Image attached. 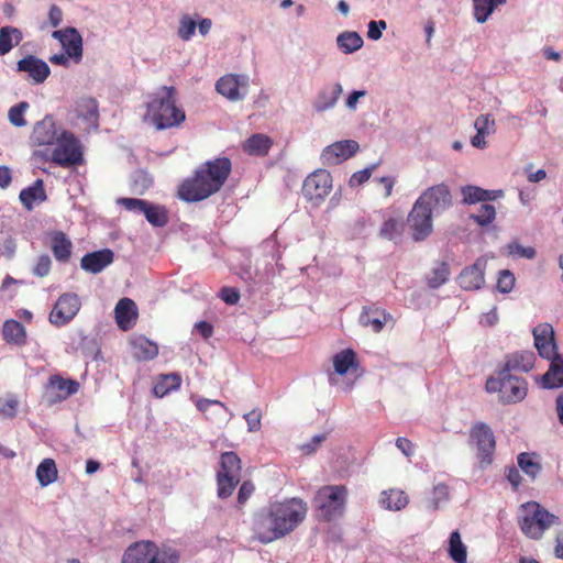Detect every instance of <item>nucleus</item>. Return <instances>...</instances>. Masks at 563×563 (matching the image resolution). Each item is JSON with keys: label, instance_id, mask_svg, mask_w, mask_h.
<instances>
[{"label": "nucleus", "instance_id": "obj_8", "mask_svg": "<svg viewBox=\"0 0 563 563\" xmlns=\"http://www.w3.org/2000/svg\"><path fill=\"white\" fill-rule=\"evenodd\" d=\"M347 489L344 485H325L318 489L314 504L319 516L324 521H331L343 515L346 504Z\"/></svg>", "mask_w": 563, "mask_h": 563}, {"label": "nucleus", "instance_id": "obj_2", "mask_svg": "<svg viewBox=\"0 0 563 563\" xmlns=\"http://www.w3.org/2000/svg\"><path fill=\"white\" fill-rule=\"evenodd\" d=\"M231 170L232 163L229 157L222 156L207 161L191 177L180 184L177 195L186 202L202 201L223 187Z\"/></svg>", "mask_w": 563, "mask_h": 563}, {"label": "nucleus", "instance_id": "obj_63", "mask_svg": "<svg viewBox=\"0 0 563 563\" xmlns=\"http://www.w3.org/2000/svg\"><path fill=\"white\" fill-rule=\"evenodd\" d=\"M396 446L406 455L411 456L413 454V443L407 438H398L396 440Z\"/></svg>", "mask_w": 563, "mask_h": 563}, {"label": "nucleus", "instance_id": "obj_24", "mask_svg": "<svg viewBox=\"0 0 563 563\" xmlns=\"http://www.w3.org/2000/svg\"><path fill=\"white\" fill-rule=\"evenodd\" d=\"M49 247L55 257L59 263H67L73 253V242L63 231H52L48 233Z\"/></svg>", "mask_w": 563, "mask_h": 563}, {"label": "nucleus", "instance_id": "obj_1", "mask_svg": "<svg viewBox=\"0 0 563 563\" xmlns=\"http://www.w3.org/2000/svg\"><path fill=\"white\" fill-rule=\"evenodd\" d=\"M307 511V504L299 498L269 504L254 519L256 538L266 544L285 537L305 520Z\"/></svg>", "mask_w": 563, "mask_h": 563}, {"label": "nucleus", "instance_id": "obj_42", "mask_svg": "<svg viewBox=\"0 0 563 563\" xmlns=\"http://www.w3.org/2000/svg\"><path fill=\"white\" fill-rule=\"evenodd\" d=\"M449 554L455 563H466L467 551L462 542L461 534L457 530L453 531L449 541Z\"/></svg>", "mask_w": 563, "mask_h": 563}, {"label": "nucleus", "instance_id": "obj_33", "mask_svg": "<svg viewBox=\"0 0 563 563\" xmlns=\"http://www.w3.org/2000/svg\"><path fill=\"white\" fill-rule=\"evenodd\" d=\"M132 351L139 361H151L158 355V345L145 336L132 341Z\"/></svg>", "mask_w": 563, "mask_h": 563}, {"label": "nucleus", "instance_id": "obj_55", "mask_svg": "<svg viewBox=\"0 0 563 563\" xmlns=\"http://www.w3.org/2000/svg\"><path fill=\"white\" fill-rule=\"evenodd\" d=\"M51 267H52L51 257L46 254H42L36 260V263L33 267V274L38 277H45L49 274Z\"/></svg>", "mask_w": 563, "mask_h": 563}, {"label": "nucleus", "instance_id": "obj_40", "mask_svg": "<svg viewBox=\"0 0 563 563\" xmlns=\"http://www.w3.org/2000/svg\"><path fill=\"white\" fill-rule=\"evenodd\" d=\"M404 222L401 219L390 217L386 219L379 230V235L389 241H397L401 238Z\"/></svg>", "mask_w": 563, "mask_h": 563}, {"label": "nucleus", "instance_id": "obj_62", "mask_svg": "<svg viewBox=\"0 0 563 563\" xmlns=\"http://www.w3.org/2000/svg\"><path fill=\"white\" fill-rule=\"evenodd\" d=\"M63 20V11L62 9L56 5L52 4L48 12V22L51 26L57 27Z\"/></svg>", "mask_w": 563, "mask_h": 563}, {"label": "nucleus", "instance_id": "obj_13", "mask_svg": "<svg viewBox=\"0 0 563 563\" xmlns=\"http://www.w3.org/2000/svg\"><path fill=\"white\" fill-rule=\"evenodd\" d=\"M250 79L246 75L227 74L216 82L218 93L232 102L243 100L249 93Z\"/></svg>", "mask_w": 563, "mask_h": 563}, {"label": "nucleus", "instance_id": "obj_47", "mask_svg": "<svg viewBox=\"0 0 563 563\" xmlns=\"http://www.w3.org/2000/svg\"><path fill=\"white\" fill-rule=\"evenodd\" d=\"M496 217L495 207L488 203H483L477 213L471 214V219H473L478 225L486 227L490 224Z\"/></svg>", "mask_w": 563, "mask_h": 563}, {"label": "nucleus", "instance_id": "obj_56", "mask_svg": "<svg viewBox=\"0 0 563 563\" xmlns=\"http://www.w3.org/2000/svg\"><path fill=\"white\" fill-rule=\"evenodd\" d=\"M508 251L509 254L516 255L518 257H525V258H533L536 256V250L531 246H522L519 243H510L508 244Z\"/></svg>", "mask_w": 563, "mask_h": 563}, {"label": "nucleus", "instance_id": "obj_45", "mask_svg": "<svg viewBox=\"0 0 563 563\" xmlns=\"http://www.w3.org/2000/svg\"><path fill=\"white\" fill-rule=\"evenodd\" d=\"M144 216L148 223L156 228L165 227L168 223V212L163 206L150 202L147 208L144 210Z\"/></svg>", "mask_w": 563, "mask_h": 563}, {"label": "nucleus", "instance_id": "obj_61", "mask_svg": "<svg viewBox=\"0 0 563 563\" xmlns=\"http://www.w3.org/2000/svg\"><path fill=\"white\" fill-rule=\"evenodd\" d=\"M383 188V197L389 198L393 195V189L396 184V177L383 176L375 179Z\"/></svg>", "mask_w": 563, "mask_h": 563}, {"label": "nucleus", "instance_id": "obj_51", "mask_svg": "<svg viewBox=\"0 0 563 563\" xmlns=\"http://www.w3.org/2000/svg\"><path fill=\"white\" fill-rule=\"evenodd\" d=\"M376 168H377V164H372L362 170L355 172L350 177V180H349L350 187L353 188V187H357V186L365 184L371 178V176L373 175V173L375 172Z\"/></svg>", "mask_w": 563, "mask_h": 563}, {"label": "nucleus", "instance_id": "obj_39", "mask_svg": "<svg viewBox=\"0 0 563 563\" xmlns=\"http://www.w3.org/2000/svg\"><path fill=\"white\" fill-rule=\"evenodd\" d=\"M57 467L53 459H44L36 468V478L45 487L57 479Z\"/></svg>", "mask_w": 563, "mask_h": 563}, {"label": "nucleus", "instance_id": "obj_49", "mask_svg": "<svg viewBox=\"0 0 563 563\" xmlns=\"http://www.w3.org/2000/svg\"><path fill=\"white\" fill-rule=\"evenodd\" d=\"M476 133L487 136L495 132V121L490 114H481L474 121Z\"/></svg>", "mask_w": 563, "mask_h": 563}, {"label": "nucleus", "instance_id": "obj_18", "mask_svg": "<svg viewBox=\"0 0 563 563\" xmlns=\"http://www.w3.org/2000/svg\"><path fill=\"white\" fill-rule=\"evenodd\" d=\"M534 346L543 358H551L559 354L554 340L553 327L549 323H541L533 329Z\"/></svg>", "mask_w": 563, "mask_h": 563}, {"label": "nucleus", "instance_id": "obj_54", "mask_svg": "<svg viewBox=\"0 0 563 563\" xmlns=\"http://www.w3.org/2000/svg\"><path fill=\"white\" fill-rule=\"evenodd\" d=\"M27 107L26 102H20L9 110V120L14 126H24L26 124L23 113Z\"/></svg>", "mask_w": 563, "mask_h": 563}, {"label": "nucleus", "instance_id": "obj_59", "mask_svg": "<svg viewBox=\"0 0 563 563\" xmlns=\"http://www.w3.org/2000/svg\"><path fill=\"white\" fill-rule=\"evenodd\" d=\"M219 296L228 305H235L240 300V291L234 287H222Z\"/></svg>", "mask_w": 563, "mask_h": 563}, {"label": "nucleus", "instance_id": "obj_21", "mask_svg": "<svg viewBox=\"0 0 563 563\" xmlns=\"http://www.w3.org/2000/svg\"><path fill=\"white\" fill-rule=\"evenodd\" d=\"M18 70L27 73L34 84L44 82L51 74L48 65L33 55H27L20 59L18 62Z\"/></svg>", "mask_w": 563, "mask_h": 563}, {"label": "nucleus", "instance_id": "obj_25", "mask_svg": "<svg viewBox=\"0 0 563 563\" xmlns=\"http://www.w3.org/2000/svg\"><path fill=\"white\" fill-rule=\"evenodd\" d=\"M536 361L534 353L531 351H521L506 356L505 364L500 371L506 374L512 372L527 373L533 368Z\"/></svg>", "mask_w": 563, "mask_h": 563}, {"label": "nucleus", "instance_id": "obj_31", "mask_svg": "<svg viewBox=\"0 0 563 563\" xmlns=\"http://www.w3.org/2000/svg\"><path fill=\"white\" fill-rule=\"evenodd\" d=\"M181 386V376L177 373L162 374L153 387V394L162 398L169 393L179 389Z\"/></svg>", "mask_w": 563, "mask_h": 563}, {"label": "nucleus", "instance_id": "obj_3", "mask_svg": "<svg viewBox=\"0 0 563 563\" xmlns=\"http://www.w3.org/2000/svg\"><path fill=\"white\" fill-rule=\"evenodd\" d=\"M146 115L157 130L179 126L186 119L185 111L176 106L174 87L163 86L147 102Z\"/></svg>", "mask_w": 563, "mask_h": 563}, {"label": "nucleus", "instance_id": "obj_20", "mask_svg": "<svg viewBox=\"0 0 563 563\" xmlns=\"http://www.w3.org/2000/svg\"><path fill=\"white\" fill-rule=\"evenodd\" d=\"M47 390L52 394V402L63 401L79 390V383L59 375H52L47 382Z\"/></svg>", "mask_w": 563, "mask_h": 563}, {"label": "nucleus", "instance_id": "obj_52", "mask_svg": "<svg viewBox=\"0 0 563 563\" xmlns=\"http://www.w3.org/2000/svg\"><path fill=\"white\" fill-rule=\"evenodd\" d=\"M339 48L345 53H353L363 46V37H336Z\"/></svg>", "mask_w": 563, "mask_h": 563}, {"label": "nucleus", "instance_id": "obj_28", "mask_svg": "<svg viewBox=\"0 0 563 563\" xmlns=\"http://www.w3.org/2000/svg\"><path fill=\"white\" fill-rule=\"evenodd\" d=\"M463 202L466 205H474L477 202H486L495 200L503 196V190H486L477 186H464L461 188Z\"/></svg>", "mask_w": 563, "mask_h": 563}, {"label": "nucleus", "instance_id": "obj_19", "mask_svg": "<svg viewBox=\"0 0 563 563\" xmlns=\"http://www.w3.org/2000/svg\"><path fill=\"white\" fill-rule=\"evenodd\" d=\"M58 137L59 134L55 121L49 115L37 122L31 134V141L35 146L54 145Z\"/></svg>", "mask_w": 563, "mask_h": 563}, {"label": "nucleus", "instance_id": "obj_17", "mask_svg": "<svg viewBox=\"0 0 563 563\" xmlns=\"http://www.w3.org/2000/svg\"><path fill=\"white\" fill-rule=\"evenodd\" d=\"M487 260L478 257L471 266L465 267L457 276V284L464 290H477L485 284Z\"/></svg>", "mask_w": 563, "mask_h": 563}, {"label": "nucleus", "instance_id": "obj_41", "mask_svg": "<svg viewBox=\"0 0 563 563\" xmlns=\"http://www.w3.org/2000/svg\"><path fill=\"white\" fill-rule=\"evenodd\" d=\"M78 117L97 125L99 119L98 103L93 98H84L77 106Z\"/></svg>", "mask_w": 563, "mask_h": 563}, {"label": "nucleus", "instance_id": "obj_43", "mask_svg": "<svg viewBox=\"0 0 563 563\" xmlns=\"http://www.w3.org/2000/svg\"><path fill=\"white\" fill-rule=\"evenodd\" d=\"M63 47V52L70 59L78 64L82 57V37H57Z\"/></svg>", "mask_w": 563, "mask_h": 563}, {"label": "nucleus", "instance_id": "obj_7", "mask_svg": "<svg viewBox=\"0 0 563 563\" xmlns=\"http://www.w3.org/2000/svg\"><path fill=\"white\" fill-rule=\"evenodd\" d=\"M485 388L487 393H497L503 404H517L526 398L528 383L522 377L499 369L496 377L487 378Z\"/></svg>", "mask_w": 563, "mask_h": 563}, {"label": "nucleus", "instance_id": "obj_27", "mask_svg": "<svg viewBox=\"0 0 563 563\" xmlns=\"http://www.w3.org/2000/svg\"><path fill=\"white\" fill-rule=\"evenodd\" d=\"M549 369L543 374L541 384L543 388L554 389L563 387V355L556 354L549 358Z\"/></svg>", "mask_w": 563, "mask_h": 563}, {"label": "nucleus", "instance_id": "obj_36", "mask_svg": "<svg viewBox=\"0 0 563 563\" xmlns=\"http://www.w3.org/2000/svg\"><path fill=\"white\" fill-rule=\"evenodd\" d=\"M196 407L208 420L222 419L228 411V407L223 402L208 398L197 399Z\"/></svg>", "mask_w": 563, "mask_h": 563}, {"label": "nucleus", "instance_id": "obj_5", "mask_svg": "<svg viewBox=\"0 0 563 563\" xmlns=\"http://www.w3.org/2000/svg\"><path fill=\"white\" fill-rule=\"evenodd\" d=\"M180 552L169 544L151 540L133 542L124 551L121 563H179Z\"/></svg>", "mask_w": 563, "mask_h": 563}, {"label": "nucleus", "instance_id": "obj_30", "mask_svg": "<svg viewBox=\"0 0 563 563\" xmlns=\"http://www.w3.org/2000/svg\"><path fill=\"white\" fill-rule=\"evenodd\" d=\"M409 503L408 496L401 489L384 490L379 497V504L387 510L398 511L404 509Z\"/></svg>", "mask_w": 563, "mask_h": 563}, {"label": "nucleus", "instance_id": "obj_44", "mask_svg": "<svg viewBox=\"0 0 563 563\" xmlns=\"http://www.w3.org/2000/svg\"><path fill=\"white\" fill-rule=\"evenodd\" d=\"M506 0H473L474 16L477 22L484 23L493 11Z\"/></svg>", "mask_w": 563, "mask_h": 563}, {"label": "nucleus", "instance_id": "obj_6", "mask_svg": "<svg viewBox=\"0 0 563 563\" xmlns=\"http://www.w3.org/2000/svg\"><path fill=\"white\" fill-rule=\"evenodd\" d=\"M518 523L526 537L539 540L548 529L559 523V518L539 503L527 501L520 507Z\"/></svg>", "mask_w": 563, "mask_h": 563}, {"label": "nucleus", "instance_id": "obj_26", "mask_svg": "<svg viewBox=\"0 0 563 563\" xmlns=\"http://www.w3.org/2000/svg\"><path fill=\"white\" fill-rule=\"evenodd\" d=\"M391 314L377 306L364 307L360 322L364 327H369L376 333L380 332L385 324L391 321Z\"/></svg>", "mask_w": 563, "mask_h": 563}, {"label": "nucleus", "instance_id": "obj_64", "mask_svg": "<svg viewBox=\"0 0 563 563\" xmlns=\"http://www.w3.org/2000/svg\"><path fill=\"white\" fill-rule=\"evenodd\" d=\"M506 476L515 489H517L521 484V475L515 466H511L507 470Z\"/></svg>", "mask_w": 563, "mask_h": 563}, {"label": "nucleus", "instance_id": "obj_35", "mask_svg": "<svg viewBox=\"0 0 563 563\" xmlns=\"http://www.w3.org/2000/svg\"><path fill=\"white\" fill-rule=\"evenodd\" d=\"M357 366L356 353L352 349L342 350L333 356V367L338 375H345Z\"/></svg>", "mask_w": 563, "mask_h": 563}, {"label": "nucleus", "instance_id": "obj_14", "mask_svg": "<svg viewBox=\"0 0 563 563\" xmlns=\"http://www.w3.org/2000/svg\"><path fill=\"white\" fill-rule=\"evenodd\" d=\"M79 309L80 300L76 294H63L49 313V322L56 327H63L78 313Z\"/></svg>", "mask_w": 563, "mask_h": 563}, {"label": "nucleus", "instance_id": "obj_29", "mask_svg": "<svg viewBox=\"0 0 563 563\" xmlns=\"http://www.w3.org/2000/svg\"><path fill=\"white\" fill-rule=\"evenodd\" d=\"M273 145V141L269 136L256 133L251 135L243 143V151L253 156H266Z\"/></svg>", "mask_w": 563, "mask_h": 563}, {"label": "nucleus", "instance_id": "obj_38", "mask_svg": "<svg viewBox=\"0 0 563 563\" xmlns=\"http://www.w3.org/2000/svg\"><path fill=\"white\" fill-rule=\"evenodd\" d=\"M517 462L520 470L532 481H534L542 471L539 455L536 453H520L517 457Z\"/></svg>", "mask_w": 563, "mask_h": 563}, {"label": "nucleus", "instance_id": "obj_10", "mask_svg": "<svg viewBox=\"0 0 563 563\" xmlns=\"http://www.w3.org/2000/svg\"><path fill=\"white\" fill-rule=\"evenodd\" d=\"M470 444L477 451L482 466H488L493 462L496 449V440L492 428L485 422H476L470 429Z\"/></svg>", "mask_w": 563, "mask_h": 563}, {"label": "nucleus", "instance_id": "obj_46", "mask_svg": "<svg viewBox=\"0 0 563 563\" xmlns=\"http://www.w3.org/2000/svg\"><path fill=\"white\" fill-rule=\"evenodd\" d=\"M450 275V267L445 262L440 263L437 267H434L427 278L428 286L430 288L437 289L443 284L446 283Z\"/></svg>", "mask_w": 563, "mask_h": 563}, {"label": "nucleus", "instance_id": "obj_48", "mask_svg": "<svg viewBox=\"0 0 563 563\" xmlns=\"http://www.w3.org/2000/svg\"><path fill=\"white\" fill-rule=\"evenodd\" d=\"M450 499V488L445 484H438L433 487L432 498L430 500V508L432 510H438L443 503H446Z\"/></svg>", "mask_w": 563, "mask_h": 563}, {"label": "nucleus", "instance_id": "obj_9", "mask_svg": "<svg viewBox=\"0 0 563 563\" xmlns=\"http://www.w3.org/2000/svg\"><path fill=\"white\" fill-rule=\"evenodd\" d=\"M241 460L235 452H223L220 470L217 473V493L219 498L230 497L241 481Z\"/></svg>", "mask_w": 563, "mask_h": 563}, {"label": "nucleus", "instance_id": "obj_23", "mask_svg": "<svg viewBox=\"0 0 563 563\" xmlns=\"http://www.w3.org/2000/svg\"><path fill=\"white\" fill-rule=\"evenodd\" d=\"M115 321L118 327L123 330H130L137 319V307L130 298H121L114 309Z\"/></svg>", "mask_w": 563, "mask_h": 563}, {"label": "nucleus", "instance_id": "obj_32", "mask_svg": "<svg viewBox=\"0 0 563 563\" xmlns=\"http://www.w3.org/2000/svg\"><path fill=\"white\" fill-rule=\"evenodd\" d=\"M19 197L25 209L31 211L34 207V202H43L46 200L43 180L37 179L32 186L22 189Z\"/></svg>", "mask_w": 563, "mask_h": 563}, {"label": "nucleus", "instance_id": "obj_12", "mask_svg": "<svg viewBox=\"0 0 563 563\" xmlns=\"http://www.w3.org/2000/svg\"><path fill=\"white\" fill-rule=\"evenodd\" d=\"M432 216L433 213L428 207L416 200L407 218V223L415 241H423L432 233Z\"/></svg>", "mask_w": 563, "mask_h": 563}, {"label": "nucleus", "instance_id": "obj_57", "mask_svg": "<svg viewBox=\"0 0 563 563\" xmlns=\"http://www.w3.org/2000/svg\"><path fill=\"white\" fill-rule=\"evenodd\" d=\"M244 419L247 423V430L250 432H256L262 426V411L260 409H253L244 415Z\"/></svg>", "mask_w": 563, "mask_h": 563}, {"label": "nucleus", "instance_id": "obj_37", "mask_svg": "<svg viewBox=\"0 0 563 563\" xmlns=\"http://www.w3.org/2000/svg\"><path fill=\"white\" fill-rule=\"evenodd\" d=\"M3 338L8 343L24 345L26 341V331L22 323L16 320H7L2 327Z\"/></svg>", "mask_w": 563, "mask_h": 563}, {"label": "nucleus", "instance_id": "obj_58", "mask_svg": "<svg viewBox=\"0 0 563 563\" xmlns=\"http://www.w3.org/2000/svg\"><path fill=\"white\" fill-rule=\"evenodd\" d=\"M197 22L189 15L181 16L179 21L178 35H194Z\"/></svg>", "mask_w": 563, "mask_h": 563}, {"label": "nucleus", "instance_id": "obj_34", "mask_svg": "<svg viewBox=\"0 0 563 563\" xmlns=\"http://www.w3.org/2000/svg\"><path fill=\"white\" fill-rule=\"evenodd\" d=\"M343 92L340 84L327 86L318 96L314 108L317 111H325L332 108Z\"/></svg>", "mask_w": 563, "mask_h": 563}, {"label": "nucleus", "instance_id": "obj_16", "mask_svg": "<svg viewBox=\"0 0 563 563\" xmlns=\"http://www.w3.org/2000/svg\"><path fill=\"white\" fill-rule=\"evenodd\" d=\"M358 151V143L354 140L335 142L327 146L321 153L322 163L333 166L352 157Z\"/></svg>", "mask_w": 563, "mask_h": 563}, {"label": "nucleus", "instance_id": "obj_15", "mask_svg": "<svg viewBox=\"0 0 563 563\" xmlns=\"http://www.w3.org/2000/svg\"><path fill=\"white\" fill-rule=\"evenodd\" d=\"M417 201L433 213L448 209L452 205V196L446 185L439 184L423 191Z\"/></svg>", "mask_w": 563, "mask_h": 563}, {"label": "nucleus", "instance_id": "obj_22", "mask_svg": "<svg viewBox=\"0 0 563 563\" xmlns=\"http://www.w3.org/2000/svg\"><path fill=\"white\" fill-rule=\"evenodd\" d=\"M113 260V252L110 249H103L84 255L80 261V266L88 273L98 274L109 266Z\"/></svg>", "mask_w": 563, "mask_h": 563}, {"label": "nucleus", "instance_id": "obj_60", "mask_svg": "<svg viewBox=\"0 0 563 563\" xmlns=\"http://www.w3.org/2000/svg\"><path fill=\"white\" fill-rule=\"evenodd\" d=\"M254 490L255 486L251 481L243 482L238 493V503L240 505H244L254 493Z\"/></svg>", "mask_w": 563, "mask_h": 563}, {"label": "nucleus", "instance_id": "obj_4", "mask_svg": "<svg viewBox=\"0 0 563 563\" xmlns=\"http://www.w3.org/2000/svg\"><path fill=\"white\" fill-rule=\"evenodd\" d=\"M54 145L55 147L52 151L49 148L35 150L33 155L64 168L78 166L84 163L81 144L71 132L62 131Z\"/></svg>", "mask_w": 563, "mask_h": 563}, {"label": "nucleus", "instance_id": "obj_53", "mask_svg": "<svg viewBox=\"0 0 563 563\" xmlns=\"http://www.w3.org/2000/svg\"><path fill=\"white\" fill-rule=\"evenodd\" d=\"M515 276L510 271H501L497 279V289L503 294L510 292L515 286Z\"/></svg>", "mask_w": 563, "mask_h": 563}, {"label": "nucleus", "instance_id": "obj_11", "mask_svg": "<svg viewBox=\"0 0 563 563\" xmlns=\"http://www.w3.org/2000/svg\"><path fill=\"white\" fill-rule=\"evenodd\" d=\"M332 190V176L327 169L312 172L303 181L302 195L309 201L320 203Z\"/></svg>", "mask_w": 563, "mask_h": 563}, {"label": "nucleus", "instance_id": "obj_50", "mask_svg": "<svg viewBox=\"0 0 563 563\" xmlns=\"http://www.w3.org/2000/svg\"><path fill=\"white\" fill-rule=\"evenodd\" d=\"M117 202L128 211H133L143 214L144 210L147 208L150 203L146 200L137 198H119Z\"/></svg>", "mask_w": 563, "mask_h": 563}]
</instances>
